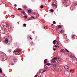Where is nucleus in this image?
<instances>
[{
  "label": "nucleus",
  "mask_w": 77,
  "mask_h": 77,
  "mask_svg": "<svg viewBox=\"0 0 77 77\" xmlns=\"http://www.w3.org/2000/svg\"><path fill=\"white\" fill-rule=\"evenodd\" d=\"M64 68L66 69H67V70H69V69H70L69 68V67L67 66H65Z\"/></svg>",
  "instance_id": "nucleus-6"
},
{
  "label": "nucleus",
  "mask_w": 77,
  "mask_h": 77,
  "mask_svg": "<svg viewBox=\"0 0 77 77\" xmlns=\"http://www.w3.org/2000/svg\"><path fill=\"white\" fill-rule=\"evenodd\" d=\"M57 44L58 45H59V44H60V43H59V42H57Z\"/></svg>",
  "instance_id": "nucleus-22"
},
{
  "label": "nucleus",
  "mask_w": 77,
  "mask_h": 77,
  "mask_svg": "<svg viewBox=\"0 0 77 77\" xmlns=\"http://www.w3.org/2000/svg\"><path fill=\"white\" fill-rule=\"evenodd\" d=\"M65 50L66 51H67V52H69V51L68 50H67V49H65Z\"/></svg>",
  "instance_id": "nucleus-18"
},
{
  "label": "nucleus",
  "mask_w": 77,
  "mask_h": 77,
  "mask_svg": "<svg viewBox=\"0 0 77 77\" xmlns=\"http://www.w3.org/2000/svg\"><path fill=\"white\" fill-rule=\"evenodd\" d=\"M57 45H55L54 46V47H57Z\"/></svg>",
  "instance_id": "nucleus-29"
},
{
  "label": "nucleus",
  "mask_w": 77,
  "mask_h": 77,
  "mask_svg": "<svg viewBox=\"0 0 77 77\" xmlns=\"http://www.w3.org/2000/svg\"><path fill=\"white\" fill-rule=\"evenodd\" d=\"M0 73H2V70L1 69H0Z\"/></svg>",
  "instance_id": "nucleus-17"
},
{
  "label": "nucleus",
  "mask_w": 77,
  "mask_h": 77,
  "mask_svg": "<svg viewBox=\"0 0 77 77\" xmlns=\"http://www.w3.org/2000/svg\"><path fill=\"white\" fill-rule=\"evenodd\" d=\"M43 72V69H42L39 71V73H42Z\"/></svg>",
  "instance_id": "nucleus-10"
},
{
  "label": "nucleus",
  "mask_w": 77,
  "mask_h": 77,
  "mask_svg": "<svg viewBox=\"0 0 77 77\" xmlns=\"http://www.w3.org/2000/svg\"><path fill=\"white\" fill-rule=\"evenodd\" d=\"M44 8V6L43 5H42L41 6V8Z\"/></svg>",
  "instance_id": "nucleus-23"
},
{
  "label": "nucleus",
  "mask_w": 77,
  "mask_h": 77,
  "mask_svg": "<svg viewBox=\"0 0 77 77\" xmlns=\"http://www.w3.org/2000/svg\"><path fill=\"white\" fill-rule=\"evenodd\" d=\"M71 57L73 59V58H74V57H75V56L74 55H71Z\"/></svg>",
  "instance_id": "nucleus-12"
},
{
  "label": "nucleus",
  "mask_w": 77,
  "mask_h": 77,
  "mask_svg": "<svg viewBox=\"0 0 77 77\" xmlns=\"http://www.w3.org/2000/svg\"><path fill=\"white\" fill-rule=\"evenodd\" d=\"M8 52H11V50H8Z\"/></svg>",
  "instance_id": "nucleus-26"
},
{
  "label": "nucleus",
  "mask_w": 77,
  "mask_h": 77,
  "mask_svg": "<svg viewBox=\"0 0 77 77\" xmlns=\"http://www.w3.org/2000/svg\"><path fill=\"white\" fill-rule=\"evenodd\" d=\"M27 17H28L27 16H25V18H27Z\"/></svg>",
  "instance_id": "nucleus-28"
},
{
  "label": "nucleus",
  "mask_w": 77,
  "mask_h": 77,
  "mask_svg": "<svg viewBox=\"0 0 77 77\" xmlns=\"http://www.w3.org/2000/svg\"><path fill=\"white\" fill-rule=\"evenodd\" d=\"M60 59V57H59L58 58V59Z\"/></svg>",
  "instance_id": "nucleus-37"
},
{
  "label": "nucleus",
  "mask_w": 77,
  "mask_h": 77,
  "mask_svg": "<svg viewBox=\"0 0 77 77\" xmlns=\"http://www.w3.org/2000/svg\"><path fill=\"white\" fill-rule=\"evenodd\" d=\"M70 9H71V8H70Z\"/></svg>",
  "instance_id": "nucleus-46"
},
{
  "label": "nucleus",
  "mask_w": 77,
  "mask_h": 77,
  "mask_svg": "<svg viewBox=\"0 0 77 77\" xmlns=\"http://www.w3.org/2000/svg\"><path fill=\"white\" fill-rule=\"evenodd\" d=\"M53 50H54V51H56V49L55 48H54Z\"/></svg>",
  "instance_id": "nucleus-32"
},
{
  "label": "nucleus",
  "mask_w": 77,
  "mask_h": 77,
  "mask_svg": "<svg viewBox=\"0 0 77 77\" xmlns=\"http://www.w3.org/2000/svg\"><path fill=\"white\" fill-rule=\"evenodd\" d=\"M4 56L1 57V60L2 61H3V62H4V61H5V60L7 59L6 58H4Z\"/></svg>",
  "instance_id": "nucleus-4"
},
{
  "label": "nucleus",
  "mask_w": 77,
  "mask_h": 77,
  "mask_svg": "<svg viewBox=\"0 0 77 77\" xmlns=\"http://www.w3.org/2000/svg\"><path fill=\"white\" fill-rule=\"evenodd\" d=\"M18 10H22V9L21 8H19L18 9Z\"/></svg>",
  "instance_id": "nucleus-24"
},
{
  "label": "nucleus",
  "mask_w": 77,
  "mask_h": 77,
  "mask_svg": "<svg viewBox=\"0 0 77 77\" xmlns=\"http://www.w3.org/2000/svg\"><path fill=\"white\" fill-rule=\"evenodd\" d=\"M14 60H16V59H15V58H14Z\"/></svg>",
  "instance_id": "nucleus-41"
},
{
  "label": "nucleus",
  "mask_w": 77,
  "mask_h": 77,
  "mask_svg": "<svg viewBox=\"0 0 77 77\" xmlns=\"http://www.w3.org/2000/svg\"><path fill=\"white\" fill-rule=\"evenodd\" d=\"M14 6L15 7H17V4H15Z\"/></svg>",
  "instance_id": "nucleus-31"
},
{
  "label": "nucleus",
  "mask_w": 77,
  "mask_h": 77,
  "mask_svg": "<svg viewBox=\"0 0 77 77\" xmlns=\"http://www.w3.org/2000/svg\"><path fill=\"white\" fill-rule=\"evenodd\" d=\"M46 65H47L48 66H50L51 65V64H50V63H48Z\"/></svg>",
  "instance_id": "nucleus-15"
},
{
  "label": "nucleus",
  "mask_w": 77,
  "mask_h": 77,
  "mask_svg": "<svg viewBox=\"0 0 77 77\" xmlns=\"http://www.w3.org/2000/svg\"><path fill=\"white\" fill-rule=\"evenodd\" d=\"M35 77H38V76H37V75H35Z\"/></svg>",
  "instance_id": "nucleus-39"
},
{
  "label": "nucleus",
  "mask_w": 77,
  "mask_h": 77,
  "mask_svg": "<svg viewBox=\"0 0 77 77\" xmlns=\"http://www.w3.org/2000/svg\"><path fill=\"white\" fill-rule=\"evenodd\" d=\"M74 36H75V35H72V37H73Z\"/></svg>",
  "instance_id": "nucleus-40"
},
{
  "label": "nucleus",
  "mask_w": 77,
  "mask_h": 77,
  "mask_svg": "<svg viewBox=\"0 0 77 77\" xmlns=\"http://www.w3.org/2000/svg\"><path fill=\"white\" fill-rule=\"evenodd\" d=\"M44 28L45 29H46V27H44Z\"/></svg>",
  "instance_id": "nucleus-38"
},
{
  "label": "nucleus",
  "mask_w": 77,
  "mask_h": 77,
  "mask_svg": "<svg viewBox=\"0 0 77 77\" xmlns=\"http://www.w3.org/2000/svg\"><path fill=\"white\" fill-rule=\"evenodd\" d=\"M51 12H53V9L51 10Z\"/></svg>",
  "instance_id": "nucleus-21"
},
{
  "label": "nucleus",
  "mask_w": 77,
  "mask_h": 77,
  "mask_svg": "<svg viewBox=\"0 0 77 77\" xmlns=\"http://www.w3.org/2000/svg\"><path fill=\"white\" fill-rule=\"evenodd\" d=\"M4 75V76H5V75Z\"/></svg>",
  "instance_id": "nucleus-48"
},
{
  "label": "nucleus",
  "mask_w": 77,
  "mask_h": 77,
  "mask_svg": "<svg viewBox=\"0 0 77 77\" xmlns=\"http://www.w3.org/2000/svg\"><path fill=\"white\" fill-rule=\"evenodd\" d=\"M24 9H27V6H24Z\"/></svg>",
  "instance_id": "nucleus-16"
},
{
  "label": "nucleus",
  "mask_w": 77,
  "mask_h": 77,
  "mask_svg": "<svg viewBox=\"0 0 77 77\" xmlns=\"http://www.w3.org/2000/svg\"><path fill=\"white\" fill-rule=\"evenodd\" d=\"M45 70H44V71H43V72H45Z\"/></svg>",
  "instance_id": "nucleus-42"
},
{
  "label": "nucleus",
  "mask_w": 77,
  "mask_h": 77,
  "mask_svg": "<svg viewBox=\"0 0 77 77\" xmlns=\"http://www.w3.org/2000/svg\"><path fill=\"white\" fill-rule=\"evenodd\" d=\"M4 42L6 43V44H8V43L9 42V39H8V38H5V40Z\"/></svg>",
  "instance_id": "nucleus-3"
},
{
  "label": "nucleus",
  "mask_w": 77,
  "mask_h": 77,
  "mask_svg": "<svg viewBox=\"0 0 77 77\" xmlns=\"http://www.w3.org/2000/svg\"><path fill=\"white\" fill-rule=\"evenodd\" d=\"M30 20H32V19H30Z\"/></svg>",
  "instance_id": "nucleus-45"
},
{
  "label": "nucleus",
  "mask_w": 77,
  "mask_h": 77,
  "mask_svg": "<svg viewBox=\"0 0 77 77\" xmlns=\"http://www.w3.org/2000/svg\"><path fill=\"white\" fill-rule=\"evenodd\" d=\"M31 17L32 18H34V19H35V17L33 16H31Z\"/></svg>",
  "instance_id": "nucleus-27"
},
{
  "label": "nucleus",
  "mask_w": 77,
  "mask_h": 77,
  "mask_svg": "<svg viewBox=\"0 0 77 77\" xmlns=\"http://www.w3.org/2000/svg\"><path fill=\"white\" fill-rule=\"evenodd\" d=\"M21 14H23V15H26V13H25V12L24 11H22L21 12Z\"/></svg>",
  "instance_id": "nucleus-5"
},
{
  "label": "nucleus",
  "mask_w": 77,
  "mask_h": 77,
  "mask_svg": "<svg viewBox=\"0 0 77 77\" xmlns=\"http://www.w3.org/2000/svg\"><path fill=\"white\" fill-rule=\"evenodd\" d=\"M44 62L45 63H48V62L47 61V59H45L44 61Z\"/></svg>",
  "instance_id": "nucleus-8"
},
{
  "label": "nucleus",
  "mask_w": 77,
  "mask_h": 77,
  "mask_svg": "<svg viewBox=\"0 0 77 77\" xmlns=\"http://www.w3.org/2000/svg\"><path fill=\"white\" fill-rule=\"evenodd\" d=\"M54 66H56V64H54Z\"/></svg>",
  "instance_id": "nucleus-34"
},
{
  "label": "nucleus",
  "mask_w": 77,
  "mask_h": 77,
  "mask_svg": "<svg viewBox=\"0 0 77 77\" xmlns=\"http://www.w3.org/2000/svg\"><path fill=\"white\" fill-rule=\"evenodd\" d=\"M74 5L75 6H76V5H77V4L76 3H75V4H74Z\"/></svg>",
  "instance_id": "nucleus-33"
},
{
  "label": "nucleus",
  "mask_w": 77,
  "mask_h": 77,
  "mask_svg": "<svg viewBox=\"0 0 77 77\" xmlns=\"http://www.w3.org/2000/svg\"><path fill=\"white\" fill-rule=\"evenodd\" d=\"M61 52H63V53H65V51L64 49H61Z\"/></svg>",
  "instance_id": "nucleus-11"
},
{
  "label": "nucleus",
  "mask_w": 77,
  "mask_h": 77,
  "mask_svg": "<svg viewBox=\"0 0 77 77\" xmlns=\"http://www.w3.org/2000/svg\"><path fill=\"white\" fill-rule=\"evenodd\" d=\"M72 71V69L70 70V72H71V71Z\"/></svg>",
  "instance_id": "nucleus-35"
},
{
  "label": "nucleus",
  "mask_w": 77,
  "mask_h": 77,
  "mask_svg": "<svg viewBox=\"0 0 77 77\" xmlns=\"http://www.w3.org/2000/svg\"><path fill=\"white\" fill-rule=\"evenodd\" d=\"M45 66H44V68H45Z\"/></svg>",
  "instance_id": "nucleus-43"
},
{
  "label": "nucleus",
  "mask_w": 77,
  "mask_h": 77,
  "mask_svg": "<svg viewBox=\"0 0 77 77\" xmlns=\"http://www.w3.org/2000/svg\"><path fill=\"white\" fill-rule=\"evenodd\" d=\"M21 50L20 49H18L16 50V51H14V54H16V55H18L19 54V53L20 52Z\"/></svg>",
  "instance_id": "nucleus-1"
},
{
  "label": "nucleus",
  "mask_w": 77,
  "mask_h": 77,
  "mask_svg": "<svg viewBox=\"0 0 77 77\" xmlns=\"http://www.w3.org/2000/svg\"><path fill=\"white\" fill-rule=\"evenodd\" d=\"M28 12L29 13V14H31L32 13V11L29 10L28 11Z\"/></svg>",
  "instance_id": "nucleus-13"
},
{
  "label": "nucleus",
  "mask_w": 77,
  "mask_h": 77,
  "mask_svg": "<svg viewBox=\"0 0 77 77\" xmlns=\"http://www.w3.org/2000/svg\"><path fill=\"white\" fill-rule=\"evenodd\" d=\"M30 39H31V40H32V37H30Z\"/></svg>",
  "instance_id": "nucleus-36"
},
{
  "label": "nucleus",
  "mask_w": 77,
  "mask_h": 77,
  "mask_svg": "<svg viewBox=\"0 0 77 77\" xmlns=\"http://www.w3.org/2000/svg\"><path fill=\"white\" fill-rule=\"evenodd\" d=\"M52 5L53 7H55V6H56V5L54 3H52Z\"/></svg>",
  "instance_id": "nucleus-7"
},
{
  "label": "nucleus",
  "mask_w": 77,
  "mask_h": 77,
  "mask_svg": "<svg viewBox=\"0 0 77 77\" xmlns=\"http://www.w3.org/2000/svg\"><path fill=\"white\" fill-rule=\"evenodd\" d=\"M57 48H59V47L57 45Z\"/></svg>",
  "instance_id": "nucleus-30"
},
{
  "label": "nucleus",
  "mask_w": 77,
  "mask_h": 77,
  "mask_svg": "<svg viewBox=\"0 0 77 77\" xmlns=\"http://www.w3.org/2000/svg\"><path fill=\"white\" fill-rule=\"evenodd\" d=\"M57 41H56V40H54L53 42V44H56V42H57Z\"/></svg>",
  "instance_id": "nucleus-9"
},
{
  "label": "nucleus",
  "mask_w": 77,
  "mask_h": 77,
  "mask_svg": "<svg viewBox=\"0 0 77 77\" xmlns=\"http://www.w3.org/2000/svg\"><path fill=\"white\" fill-rule=\"evenodd\" d=\"M53 23L54 24H56V22L55 21H53Z\"/></svg>",
  "instance_id": "nucleus-19"
},
{
  "label": "nucleus",
  "mask_w": 77,
  "mask_h": 77,
  "mask_svg": "<svg viewBox=\"0 0 77 77\" xmlns=\"http://www.w3.org/2000/svg\"><path fill=\"white\" fill-rule=\"evenodd\" d=\"M23 25H24L25 27H26V24L25 23L23 24Z\"/></svg>",
  "instance_id": "nucleus-25"
},
{
  "label": "nucleus",
  "mask_w": 77,
  "mask_h": 77,
  "mask_svg": "<svg viewBox=\"0 0 77 77\" xmlns=\"http://www.w3.org/2000/svg\"><path fill=\"white\" fill-rule=\"evenodd\" d=\"M64 32V31L63 29H62L61 31H60L61 33H63Z\"/></svg>",
  "instance_id": "nucleus-14"
},
{
  "label": "nucleus",
  "mask_w": 77,
  "mask_h": 77,
  "mask_svg": "<svg viewBox=\"0 0 77 77\" xmlns=\"http://www.w3.org/2000/svg\"><path fill=\"white\" fill-rule=\"evenodd\" d=\"M58 27L59 28H61V27H62V26H58Z\"/></svg>",
  "instance_id": "nucleus-20"
},
{
  "label": "nucleus",
  "mask_w": 77,
  "mask_h": 77,
  "mask_svg": "<svg viewBox=\"0 0 77 77\" xmlns=\"http://www.w3.org/2000/svg\"><path fill=\"white\" fill-rule=\"evenodd\" d=\"M30 20H32V19H30Z\"/></svg>",
  "instance_id": "nucleus-44"
},
{
  "label": "nucleus",
  "mask_w": 77,
  "mask_h": 77,
  "mask_svg": "<svg viewBox=\"0 0 77 77\" xmlns=\"http://www.w3.org/2000/svg\"><path fill=\"white\" fill-rule=\"evenodd\" d=\"M0 77H1V76H0Z\"/></svg>",
  "instance_id": "nucleus-49"
},
{
  "label": "nucleus",
  "mask_w": 77,
  "mask_h": 77,
  "mask_svg": "<svg viewBox=\"0 0 77 77\" xmlns=\"http://www.w3.org/2000/svg\"><path fill=\"white\" fill-rule=\"evenodd\" d=\"M57 57H54L52 59V62L54 63H56V60H57Z\"/></svg>",
  "instance_id": "nucleus-2"
},
{
  "label": "nucleus",
  "mask_w": 77,
  "mask_h": 77,
  "mask_svg": "<svg viewBox=\"0 0 77 77\" xmlns=\"http://www.w3.org/2000/svg\"><path fill=\"white\" fill-rule=\"evenodd\" d=\"M4 75V76H5V75Z\"/></svg>",
  "instance_id": "nucleus-47"
}]
</instances>
